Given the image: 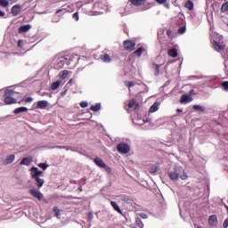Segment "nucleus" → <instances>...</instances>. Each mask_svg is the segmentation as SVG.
Returning <instances> with one entry per match:
<instances>
[{
    "label": "nucleus",
    "instance_id": "obj_33",
    "mask_svg": "<svg viewBox=\"0 0 228 228\" xmlns=\"http://www.w3.org/2000/svg\"><path fill=\"white\" fill-rule=\"evenodd\" d=\"M8 4H10L8 0H0V6L3 8L8 7Z\"/></svg>",
    "mask_w": 228,
    "mask_h": 228
},
{
    "label": "nucleus",
    "instance_id": "obj_56",
    "mask_svg": "<svg viewBox=\"0 0 228 228\" xmlns=\"http://www.w3.org/2000/svg\"><path fill=\"white\" fill-rule=\"evenodd\" d=\"M176 111H177V113H183V110H181V109H177Z\"/></svg>",
    "mask_w": 228,
    "mask_h": 228
},
{
    "label": "nucleus",
    "instance_id": "obj_21",
    "mask_svg": "<svg viewBox=\"0 0 228 228\" xmlns=\"http://www.w3.org/2000/svg\"><path fill=\"white\" fill-rule=\"evenodd\" d=\"M168 56H171V58H177V49L172 48L167 53Z\"/></svg>",
    "mask_w": 228,
    "mask_h": 228
},
{
    "label": "nucleus",
    "instance_id": "obj_61",
    "mask_svg": "<svg viewBox=\"0 0 228 228\" xmlns=\"http://www.w3.org/2000/svg\"><path fill=\"white\" fill-rule=\"evenodd\" d=\"M197 228H202V227H200V226H197Z\"/></svg>",
    "mask_w": 228,
    "mask_h": 228
},
{
    "label": "nucleus",
    "instance_id": "obj_57",
    "mask_svg": "<svg viewBox=\"0 0 228 228\" xmlns=\"http://www.w3.org/2000/svg\"><path fill=\"white\" fill-rule=\"evenodd\" d=\"M123 200L124 202H127L129 200V198H124Z\"/></svg>",
    "mask_w": 228,
    "mask_h": 228
},
{
    "label": "nucleus",
    "instance_id": "obj_37",
    "mask_svg": "<svg viewBox=\"0 0 228 228\" xmlns=\"http://www.w3.org/2000/svg\"><path fill=\"white\" fill-rule=\"evenodd\" d=\"M178 33H179L180 35H183V33H186V27H185V26L180 27V28H178Z\"/></svg>",
    "mask_w": 228,
    "mask_h": 228
},
{
    "label": "nucleus",
    "instance_id": "obj_31",
    "mask_svg": "<svg viewBox=\"0 0 228 228\" xmlns=\"http://www.w3.org/2000/svg\"><path fill=\"white\" fill-rule=\"evenodd\" d=\"M91 111H99L101 110V103H96L90 107Z\"/></svg>",
    "mask_w": 228,
    "mask_h": 228
},
{
    "label": "nucleus",
    "instance_id": "obj_36",
    "mask_svg": "<svg viewBox=\"0 0 228 228\" xmlns=\"http://www.w3.org/2000/svg\"><path fill=\"white\" fill-rule=\"evenodd\" d=\"M53 213L57 218H60V208L58 207L53 208Z\"/></svg>",
    "mask_w": 228,
    "mask_h": 228
},
{
    "label": "nucleus",
    "instance_id": "obj_24",
    "mask_svg": "<svg viewBox=\"0 0 228 228\" xmlns=\"http://www.w3.org/2000/svg\"><path fill=\"white\" fill-rule=\"evenodd\" d=\"M69 74V70L64 69V70L60 72V78L61 79H67Z\"/></svg>",
    "mask_w": 228,
    "mask_h": 228
},
{
    "label": "nucleus",
    "instance_id": "obj_26",
    "mask_svg": "<svg viewBox=\"0 0 228 228\" xmlns=\"http://www.w3.org/2000/svg\"><path fill=\"white\" fill-rule=\"evenodd\" d=\"M152 67L154 69L155 76H159V68L161 67V65L153 63Z\"/></svg>",
    "mask_w": 228,
    "mask_h": 228
},
{
    "label": "nucleus",
    "instance_id": "obj_51",
    "mask_svg": "<svg viewBox=\"0 0 228 228\" xmlns=\"http://www.w3.org/2000/svg\"><path fill=\"white\" fill-rule=\"evenodd\" d=\"M88 218H89V220H93L94 219V214L93 213H89L88 214Z\"/></svg>",
    "mask_w": 228,
    "mask_h": 228
},
{
    "label": "nucleus",
    "instance_id": "obj_2",
    "mask_svg": "<svg viewBox=\"0 0 228 228\" xmlns=\"http://www.w3.org/2000/svg\"><path fill=\"white\" fill-rule=\"evenodd\" d=\"M30 175L32 179H35L36 181V186L40 189L42 186H44V178H40V175H42V171L38 170V167H33L30 168Z\"/></svg>",
    "mask_w": 228,
    "mask_h": 228
},
{
    "label": "nucleus",
    "instance_id": "obj_19",
    "mask_svg": "<svg viewBox=\"0 0 228 228\" xmlns=\"http://www.w3.org/2000/svg\"><path fill=\"white\" fill-rule=\"evenodd\" d=\"M26 111H28V108L19 107L14 110L13 113H15V115H19V113H26Z\"/></svg>",
    "mask_w": 228,
    "mask_h": 228
},
{
    "label": "nucleus",
    "instance_id": "obj_39",
    "mask_svg": "<svg viewBox=\"0 0 228 228\" xmlns=\"http://www.w3.org/2000/svg\"><path fill=\"white\" fill-rule=\"evenodd\" d=\"M64 15L65 14V11L63 9H59L55 12V15Z\"/></svg>",
    "mask_w": 228,
    "mask_h": 228
},
{
    "label": "nucleus",
    "instance_id": "obj_41",
    "mask_svg": "<svg viewBox=\"0 0 228 228\" xmlns=\"http://www.w3.org/2000/svg\"><path fill=\"white\" fill-rule=\"evenodd\" d=\"M72 18H73L75 20H77V21L79 20V13H78V12L73 13Z\"/></svg>",
    "mask_w": 228,
    "mask_h": 228
},
{
    "label": "nucleus",
    "instance_id": "obj_8",
    "mask_svg": "<svg viewBox=\"0 0 228 228\" xmlns=\"http://www.w3.org/2000/svg\"><path fill=\"white\" fill-rule=\"evenodd\" d=\"M213 44V47L215 49V51H216V53H222V51H225V46L223 45H220V43L218 41L214 40L212 42Z\"/></svg>",
    "mask_w": 228,
    "mask_h": 228
},
{
    "label": "nucleus",
    "instance_id": "obj_60",
    "mask_svg": "<svg viewBox=\"0 0 228 228\" xmlns=\"http://www.w3.org/2000/svg\"><path fill=\"white\" fill-rule=\"evenodd\" d=\"M18 47H20V40L18 42Z\"/></svg>",
    "mask_w": 228,
    "mask_h": 228
},
{
    "label": "nucleus",
    "instance_id": "obj_50",
    "mask_svg": "<svg viewBox=\"0 0 228 228\" xmlns=\"http://www.w3.org/2000/svg\"><path fill=\"white\" fill-rule=\"evenodd\" d=\"M67 92H68L67 89L64 90V91L61 94V97H65V95H67Z\"/></svg>",
    "mask_w": 228,
    "mask_h": 228
},
{
    "label": "nucleus",
    "instance_id": "obj_18",
    "mask_svg": "<svg viewBox=\"0 0 228 228\" xmlns=\"http://www.w3.org/2000/svg\"><path fill=\"white\" fill-rule=\"evenodd\" d=\"M100 59L104 61V63H110V61H111V57L110 56V54L105 53L103 55L100 56Z\"/></svg>",
    "mask_w": 228,
    "mask_h": 228
},
{
    "label": "nucleus",
    "instance_id": "obj_29",
    "mask_svg": "<svg viewBox=\"0 0 228 228\" xmlns=\"http://www.w3.org/2000/svg\"><path fill=\"white\" fill-rule=\"evenodd\" d=\"M185 7L187 8V10H189L190 12H191V10H193V2L191 0H188L185 3Z\"/></svg>",
    "mask_w": 228,
    "mask_h": 228
},
{
    "label": "nucleus",
    "instance_id": "obj_34",
    "mask_svg": "<svg viewBox=\"0 0 228 228\" xmlns=\"http://www.w3.org/2000/svg\"><path fill=\"white\" fill-rule=\"evenodd\" d=\"M221 12L224 13V12H228V2L222 4Z\"/></svg>",
    "mask_w": 228,
    "mask_h": 228
},
{
    "label": "nucleus",
    "instance_id": "obj_45",
    "mask_svg": "<svg viewBox=\"0 0 228 228\" xmlns=\"http://www.w3.org/2000/svg\"><path fill=\"white\" fill-rule=\"evenodd\" d=\"M139 216H140L141 218H143L144 220L147 219V218H149V216H147V214H145V213H141V214H139Z\"/></svg>",
    "mask_w": 228,
    "mask_h": 228
},
{
    "label": "nucleus",
    "instance_id": "obj_1",
    "mask_svg": "<svg viewBox=\"0 0 228 228\" xmlns=\"http://www.w3.org/2000/svg\"><path fill=\"white\" fill-rule=\"evenodd\" d=\"M168 177L171 181H177L179 177L182 181H186V179H188V175L182 167H175L173 171L168 173Z\"/></svg>",
    "mask_w": 228,
    "mask_h": 228
},
{
    "label": "nucleus",
    "instance_id": "obj_54",
    "mask_svg": "<svg viewBox=\"0 0 228 228\" xmlns=\"http://www.w3.org/2000/svg\"><path fill=\"white\" fill-rule=\"evenodd\" d=\"M167 35L168 37H172V30H167Z\"/></svg>",
    "mask_w": 228,
    "mask_h": 228
},
{
    "label": "nucleus",
    "instance_id": "obj_9",
    "mask_svg": "<svg viewBox=\"0 0 228 228\" xmlns=\"http://www.w3.org/2000/svg\"><path fill=\"white\" fill-rule=\"evenodd\" d=\"M217 224H218V217L216 216V215H212L208 217V224L210 225V227H216Z\"/></svg>",
    "mask_w": 228,
    "mask_h": 228
},
{
    "label": "nucleus",
    "instance_id": "obj_10",
    "mask_svg": "<svg viewBox=\"0 0 228 228\" xmlns=\"http://www.w3.org/2000/svg\"><path fill=\"white\" fill-rule=\"evenodd\" d=\"M49 106V102L43 100V101H38L37 102V110H45Z\"/></svg>",
    "mask_w": 228,
    "mask_h": 228
},
{
    "label": "nucleus",
    "instance_id": "obj_16",
    "mask_svg": "<svg viewBox=\"0 0 228 228\" xmlns=\"http://www.w3.org/2000/svg\"><path fill=\"white\" fill-rule=\"evenodd\" d=\"M15 161V155H9L4 160V165H10V163H13Z\"/></svg>",
    "mask_w": 228,
    "mask_h": 228
},
{
    "label": "nucleus",
    "instance_id": "obj_48",
    "mask_svg": "<svg viewBox=\"0 0 228 228\" xmlns=\"http://www.w3.org/2000/svg\"><path fill=\"white\" fill-rule=\"evenodd\" d=\"M156 3H159V4H165L167 3V0H155Z\"/></svg>",
    "mask_w": 228,
    "mask_h": 228
},
{
    "label": "nucleus",
    "instance_id": "obj_3",
    "mask_svg": "<svg viewBox=\"0 0 228 228\" xmlns=\"http://www.w3.org/2000/svg\"><path fill=\"white\" fill-rule=\"evenodd\" d=\"M66 65H70V59H69V57H59L56 61H55V69H57V70H60L61 69H63V67H65Z\"/></svg>",
    "mask_w": 228,
    "mask_h": 228
},
{
    "label": "nucleus",
    "instance_id": "obj_38",
    "mask_svg": "<svg viewBox=\"0 0 228 228\" xmlns=\"http://www.w3.org/2000/svg\"><path fill=\"white\" fill-rule=\"evenodd\" d=\"M125 85H126L128 88H131V87L134 86V82L125 81Z\"/></svg>",
    "mask_w": 228,
    "mask_h": 228
},
{
    "label": "nucleus",
    "instance_id": "obj_7",
    "mask_svg": "<svg viewBox=\"0 0 228 228\" xmlns=\"http://www.w3.org/2000/svg\"><path fill=\"white\" fill-rule=\"evenodd\" d=\"M29 193L30 195H32V197H35V199H37V200H42V199H44V194H42V192H40L37 189L29 190Z\"/></svg>",
    "mask_w": 228,
    "mask_h": 228
},
{
    "label": "nucleus",
    "instance_id": "obj_47",
    "mask_svg": "<svg viewBox=\"0 0 228 228\" xmlns=\"http://www.w3.org/2000/svg\"><path fill=\"white\" fill-rule=\"evenodd\" d=\"M223 227H224V228H227V227H228V218H226V219L224 221Z\"/></svg>",
    "mask_w": 228,
    "mask_h": 228
},
{
    "label": "nucleus",
    "instance_id": "obj_23",
    "mask_svg": "<svg viewBox=\"0 0 228 228\" xmlns=\"http://www.w3.org/2000/svg\"><path fill=\"white\" fill-rule=\"evenodd\" d=\"M130 2L132 4H134V6H142V4L145 3V0H130Z\"/></svg>",
    "mask_w": 228,
    "mask_h": 228
},
{
    "label": "nucleus",
    "instance_id": "obj_35",
    "mask_svg": "<svg viewBox=\"0 0 228 228\" xmlns=\"http://www.w3.org/2000/svg\"><path fill=\"white\" fill-rule=\"evenodd\" d=\"M37 167H39V168H42L43 170H47V167H49V165L45 163H39Z\"/></svg>",
    "mask_w": 228,
    "mask_h": 228
},
{
    "label": "nucleus",
    "instance_id": "obj_42",
    "mask_svg": "<svg viewBox=\"0 0 228 228\" xmlns=\"http://www.w3.org/2000/svg\"><path fill=\"white\" fill-rule=\"evenodd\" d=\"M102 168H104V170L108 173V174H111V167H108L105 164V167H103Z\"/></svg>",
    "mask_w": 228,
    "mask_h": 228
},
{
    "label": "nucleus",
    "instance_id": "obj_17",
    "mask_svg": "<svg viewBox=\"0 0 228 228\" xmlns=\"http://www.w3.org/2000/svg\"><path fill=\"white\" fill-rule=\"evenodd\" d=\"M70 63H77L79 61V56L77 54H72L71 56H68Z\"/></svg>",
    "mask_w": 228,
    "mask_h": 228
},
{
    "label": "nucleus",
    "instance_id": "obj_27",
    "mask_svg": "<svg viewBox=\"0 0 228 228\" xmlns=\"http://www.w3.org/2000/svg\"><path fill=\"white\" fill-rule=\"evenodd\" d=\"M134 106L135 108H138L139 104L136 103V99H132L128 103V108H134Z\"/></svg>",
    "mask_w": 228,
    "mask_h": 228
},
{
    "label": "nucleus",
    "instance_id": "obj_58",
    "mask_svg": "<svg viewBox=\"0 0 228 228\" xmlns=\"http://www.w3.org/2000/svg\"><path fill=\"white\" fill-rule=\"evenodd\" d=\"M17 1L19 0H10V3L13 4V3H17Z\"/></svg>",
    "mask_w": 228,
    "mask_h": 228
},
{
    "label": "nucleus",
    "instance_id": "obj_59",
    "mask_svg": "<svg viewBox=\"0 0 228 228\" xmlns=\"http://www.w3.org/2000/svg\"><path fill=\"white\" fill-rule=\"evenodd\" d=\"M78 190H79L80 191H83V187H82V186L78 187Z\"/></svg>",
    "mask_w": 228,
    "mask_h": 228
},
{
    "label": "nucleus",
    "instance_id": "obj_5",
    "mask_svg": "<svg viewBox=\"0 0 228 228\" xmlns=\"http://www.w3.org/2000/svg\"><path fill=\"white\" fill-rule=\"evenodd\" d=\"M123 47L125 51H128V53H133L136 49V43L132 40H125L123 42Z\"/></svg>",
    "mask_w": 228,
    "mask_h": 228
},
{
    "label": "nucleus",
    "instance_id": "obj_52",
    "mask_svg": "<svg viewBox=\"0 0 228 228\" xmlns=\"http://www.w3.org/2000/svg\"><path fill=\"white\" fill-rule=\"evenodd\" d=\"M74 78L69 80L68 85H74Z\"/></svg>",
    "mask_w": 228,
    "mask_h": 228
},
{
    "label": "nucleus",
    "instance_id": "obj_43",
    "mask_svg": "<svg viewBox=\"0 0 228 228\" xmlns=\"http://www.w3.org/2000/svg\"><path fill=\"white\" fill-rule=\"evenodd\" d=\"M150 172L151 174H156L158 172V167H151Z\"/></svg>",
    "mask_w": 228,
    "mask_h": 228
},
{
    "label": "nucleus",
    "instance_id": "obj_53",
    "mask_svg": "<svg viewBox=\"0 0 228 228\" xmlns=\"http://www.w3.org/2000/svg\"><path fill=\"white\" fill-rule=\"evenodd\" d=\"M4 15H6V13H4V12L0 10V17H4Z\"/></svg>",
    "mask_w": 228,
    "mask_h": 228
},
{
    "label": "nucleus",
    "instance_id": "obj_49",
    "mask_svg": "<svg viewBox=\"0 0 228 228\" xmlns=\"http://www.w3.org/2000/svg\"><path fill=\"white\" fill-rule=\"evenodd\" d=\"M25 102H33V98H31V97L26 98Z\"/></svg>",
    "mask_w": 228,
    "mask_h": 228
},
{
    "label": "nucleus",
    "instance_id": "obj_4",
    "mask_svg": "<svg viewBox=\"0 0 228 228\" xmlns=\"http://www.w3.org/2000/svg\"><path fill=\"white\" fill-rule=\"evenodd\" d=\"M13 95H15V92H13V90L7 89L5 91V94H4L5 104H15V102H17V100L13 98Z\"/></svg>",
    "mask_w": 228,
    "mask_h": 228
},
{
    "label": "nucleus",
    "instance_id": "obj_12",
    "mask_svg": "<svg viewBox=\"0 0 228 228\" xmlns=\"http://www.w3.org/2000/svg\"><path fill=\"white\" fill-rule=\"evenodd\" d=\"M11 13L13 15V17H17L19 13H20V5L15 4L11 9Z\"/></svg>",
    "mask_w": 228,
    "mask_h": 228
},
{
    "label": "nucleus",
    "instance_id": "obj_6",
    "mask_svg": "<svg viewBox=\"0 0 228 228\" xmlns=\"http://www.w3.org/2000/svg\"><path fill=\"white\" fill-rule=\"evenodd\" d=\"M117 150L121 154H127L131 151V148L129 147V144H127L126 142H120L118 144Z\"/></svg>",
    "mask_w": 228,
    "mask_h": 228
},
{
    "label": "nucleus",
    "instance_id": "obj_55",
    "mask_svg": "<svg viewBox=\"0 0 228 228\" xmlns=\"http://www.w3.org/2000/svg\"><path fill=\"white\" fill-rule=\"evenodd\" d=\"M190 95H195V91L194 90H191L190 91Z\"/></svg>",
    "mask_w": 228,
    "mask_h": 228
},
{
    "label": "nucleus",
    "instance_id": "obj_20",
    "mask_svg": "<svg viewBox=\"0 0 228 228\" xmlns=\"http://www.w3.org/2000/svg\"><path fill=\"white\" fill-rule=\"evenodd\" d=\"M110 205H111L112 208L115 209V211H117L118 213H119V215H122V209H120V207L118 206V204H117V202H115V201H110Z\"/></svg>",
    "mask_w": 228,
    "mask_h": 228
},
{
    "label": "nucleus",
    "instance_id": "obj_32",
    "mask_svg": "<svg viewBox=\"0 0 228 228\" xmlns=\"http://www.w3.org/2000/svg\"><path fill=\"white\" fill-rule=\"evenodd\" d=\"M135 225L138 228H143V222H142V219H140L139 217H137L135 219Z\"/></svg>",
    "mask_w": 228,
    "mask_h": 228
},
{
    "label": "nucleus",
    "instance_id": "obj_11",
    "mask_svg": "<svg viewBox=\"0 0 228 228\" xmlns=\"http://www.w3.org/2000/svg\"><path fill=\"white\" fill-rule=\"evenodd\" d=\"M191 101H193V97L190 94H183L180 99L181 104H183V102L186 104L188 102H191Z\"/></svg>",
    "mask_w": 228,
    "mask_h": 228
},
{
    "label": "nucleus",
    "instance_id": "obj_25",
    "mask_svg": "<svg viewBox=\"0 0 228 228\" xmlns=\"http://www.w3.org/2000/svg\"><path fill=\"white\" fill-rule=\"evenodd\" d=\"M60 85H61V81L53 82V83L51 85V90H58V89L60 88Z\"/></svg>",
    "mask_w": 228,
    "mask_h": 228
},
{
    "label": "nucleus",
    "instance_id": "obj_28",
    "mask_svg": "<svg viewBox=\"0 0 228 228\" xmlns=\"http://www.w3.org/2000/svg\"><path fill=\"white\" fill-rule=\"evenodd\" d=\"M159 106V103L155 102L151 108H150V113H154L156 111H158V108Z\"/></svg>",
    "mask_w": 228,
    "mask_h": 228
},
{
    "label": "nucleus",
    "instance_id": "obj_14",
    "mask_svg": "<svg viewBox=\"0 0 228 228\" xmlns=\"http://www.w3.org/2000/svg\"><path fill=\"white\" fill-rule=\"evenodd\" d=\"M95 165L97 167H99L100 168H102L103 167H106V163H104V161L101 159H99V157H96L94 159Z\"/></svg>",
    "mask_w": 228,
    "mask_h": 228
},
{
    "label": "nucleus",
    "instance_id": "obj_46",
    "mask_svg": "<svg viewBox=\"0 0 228 228\" xmlns=\"http://www.w3.org/2000/svg\"><path fill=\"white\" fill-rule=\"evenodd\" d=\"M52 22H60V17L53 16Z\"/></svg>",
    "mask_w": 228,
    "mask_h": 228
},
{
    "label": "nucleus",
    "instance_id": "obj_22",
    "mask_svg": "<svg viewBox=\"0 0 228 228\" xmlns=\"http://www.w3.org/2000/svg\"><path fill=\"white\" fill-rule=\"evenodd\" d=\"M143 53H145V48L139 47L136 51L134 52V54H135L136 56H138V58H140V56H142Z\"/></svg>",
    "mask_w": 228,
    "mask_h": 228
},
{
    "label": "nucleus",
    "instance_id": "obj_30",
    "mask_svg": "<svg viewBox=\"0 0 228 228\" xmlns=\"http://www.w3.org/2000/svg\"><path fill=\"white\" fill-rule=\"evenodd\" d=\"M192 110H195L196 111H206V108L202 107V105H193Z\"/></svg>",
    "mask_w": 228,
    "mask_h": 228
},
{
    "label": "nucleus",
    "instance_id": "obj_40",
    "mask_svg": "<svg viewBox=\"0 0 228 228\" xmlns=\"http://www.w3.org/2000/svg\"><path fill=\"white\" fill-rule=\"evenodd\" d=\"M222 86L224 88L225 92H228V81L223 82Z\"/></svg>",
    "mask_w": 228,
    "mask_h": 228
},
{
    "label": "nucleus",
    "instance_id": "obj_44",
    "mask_svg": "<svg viewBox=\"0 0 228 228\" xmlns=\"http://www.w3.org/2000/svg\"><path fill=\"white\" fill-rule=\"evenodd\" d=\"M80 106L82 108H88V102H81Z\"/></svg>",
    "mask_w": 228,
    "mask_h": 228
},
{
    "label": "nucleus",
    "instance_id": "obj_15",
    "mask_svg": "<svg viewBox=\"0 0 228 228\" xmlns=\"http://www.w3.org/2000/svg\"><path fill=\"white\" fill-rule=\"evenodd\" d=\"M31 161H33L31 158L26 157L21 159L20 165H25L26 167H29V165H31Z\"/></svg>",
    "mask_w": 228,
    "mask_h": 228
},
{
    "label": "nucleus",
    "instance_id": "obj_13",
    "mask_svg": "<svg viewBox=\"0 0 228 228\" xmlns=\"http://www.w3.org/2000/svg\"><path fill=\"white\" fill-rule=\"evenodd\" d=\"M31 29V25H22L19 28V33H28Z\"/></svg>",
    "mask_w": 228,
    "mask_h": 228
}]
</instances>
